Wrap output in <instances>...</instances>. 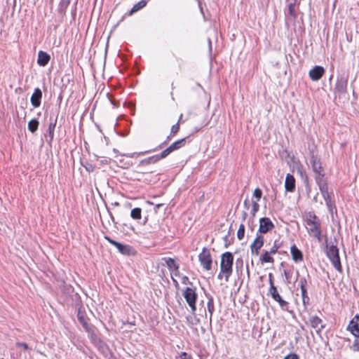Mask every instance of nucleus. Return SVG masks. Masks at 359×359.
I'll return each instance as SVG.
<instances>
[{
    "label": "nucleus",
    "mask_w": 359,
    "mask_h": 359,
    "mask_svg": "<svg viewBox=\"0 0 359 359\" xmlns=\"http://www.w3.org/2000/svg\"><path fill=\"white\" fill-rule=\"evenodd\" d=\"M39 125V121L36 118H33L28 123V130L31 133H34L38 130Z\"/></svg>",
    "instance_id": "25"
},
{
    "label": "nucleus",
    "mask_w": 359,
    "mask_h": 359,
    "mask_svg": "<svg viewBox=\"0 0 359 359\" xmlns=\"http://www.w3.org/2000/svg\"><path fill=\"white\" fill-rule=\"evenodd\" d=\"M267 250H264L262 255L259 257V261L262 264L263 263H271L274 262V259L271 256Z\"/></svg>",
    "instance_id": "22"
},
{
    "label": "nucleus",
    "mask_w": 359,
    "mask_h": 359,
    "mask_svg": "<svg viewBox=\"0 0 359 359\" xmlns=\"http://www.w3.org/2000/svg\"><path fill=\"white\" fill-rule=\"evenodd\" d=\"M307 283L306 279L304 277H301L299 280V285L300 286L301 290H306V285Z\"/></svg>",
    "instance_id": "42"
},
{
    "label": "nucleus",
    "mask_w": 359,
    "mask_h": 359,
    "mask_svg": "<svg viewBox=\"0 0 359 359\" xmlns=\"http://www.w3.org/2000/svg\"><path fill=\"white\" fill-rule=\"evenodd\" d=\"M57 123V118L53 121H50L48 126V135L50 137V142H52L54 137V130Z\"/></svg>",
    "instance_id": "26"
},
{
    "label": "nucleus",
    "mask_w": 359,
    "mask_h": 359,
    "mask_svg": "<svg viewBox=\"0 0 359 359\" xmlns=\"http://www.w3.org/2000/svg\"><path fill=\"white\" fill-rule=\"evenodd\" d=\"M172 151L168 147L167 149L163 150L161 154H156V156L158 157V161L165 158L167 157L170 154H171Z\"/></svg>",
    "instance_id": "31"
},
{
    "label": "nucleus",
    "mask_w": 359,
    "mask_h": 359,
    "mask_svg": "<svg viewBox=\"0 0 359 359\" xmlns=\"http://www.w3.org/2000/svg\"><path fill=\"white\" fill-rule=\"evenodd\" d=\"M172 151L168 147L167 149L163 150L161 154H156V156L158 157V161L165 158L167 157L170 154H171Z\"/></svg>",
    "instance_id": "32"
},
{
    "label": "nucleus",
    "mask_w": 359,
    "mask_h": 359,
    "mask_svg": "<svg viewBox=\"0 0 359 359\" xmlns=\"http://www.w3.org/2000/svg\"><path fill=\"white\" fill-rule=\"evenodd\" d=\"M244 206L246 209H248L249 207H250V203H249V201L248 199L245 200L244 201Z\"/></svg>",
    "instance_id": "50"
},
{
    "label": "nucleus",
    "mask_w": 359,
    "mask_h": 359,
    "mask_svg": "<svg viewBox=\"0 0 359 359\" xmlns=\"http://www.w3.org/2000/svg\"><path fill=\"white\" fill-rule=\"evenodd\" d=\"M264 243V238L263 236L257 233L256 237L253 243L250 245V250L252 255L258 256L259 255V250L263 247Z\"/></svg>",
    "instance_id": "8"
},
{
    "label": "nucleus",
    "mask_w": 359,
    "mask_h": 359,
    "mask_svg": "<svg viewBox=\"0 0 359 359\" xmlns=\"http://www.w3.org/2000/svg\"><path fill=\"white\" fill-rule=\"evenodd\" d=\"M130 217L134 219H140L142 217V209L140 208H135L130 212Z\"/></svg>",
    "instance_id": "28"
},
{
    "label": "nucleus",
    "mask_w": 359,
    "mask_h": 359,
    "mask_svg": "<svg viewBox=\"0 0 359 359\" xmlns=\"http://www.w3.org/2000/svg\"><path fill=\"white\" fill-rule=\"evenodd\" d=\"M247 216H248L247 212H243V221L246 219Z\"/></svg>",
    "instance_id": "53"
},
{
    "label": "nucleus",
    "mask_w": 359,
    "mask_h": 359,
    "mask_svg": "<svg viewBox=\"0 0 359 359\" xmlns=\"http://www.w3.org/2000/svg\"><path fill=\"white\" fill-rule=\"evenodd\" d=\"M208 301L207 303V309H208V312L209 313V320H210V322L211 323L212 315H213V313L215 311L214 299H213V297L210 295L208 296Z\"/></svg>",
    "instance_id": "19"
},
{
    "label": "nucleus",
    "mask_w": 359,
    "mask_h": 359,
    "mask_svg": "<svg viewBox=\"0 0 359 359\" xmlns=\"http://www.w3.org/2000/svg\"><path fill=\"white\" fill-rule=\"evenodd\" d=\"M116 245H117L116 248L121 254L124 255H130L131 254L133 248L130 245H124L120 243Z\"/></svg>",
    "instance_id": "20"
},
{
    "label": "nucleus",
    "mask_w": 359,
    "mask_h": 359,
    "mask_svg": "<svg viewBox=\"0 0 359 359\" xmlns=\"http://www.w3.org/2000/svg\"><path fill=\"white\" fill-rule=\"evenodd\" d=\"M245 236V226L243 224H240L237 231V238L239 240H242Z\"/></svg>",
    "instance_id": "35"
},
{
    "label": "nucleus",
    "mask_w": 359,
    "mask_h": 359,
    "mask_svg": "<svg viewBox=\"0 0 359 359\" xmlns=\"http://www.w3.org/2000/svg\"><path fill=\"white\" fill-rule=\"evenodd\" d=\"M310 163L315 174L323 172L320 158L313 152L311 153Z\"/></svg>",
    "instance_id": "11"
},
{
    "label": "nucleus",
    "mask_w": 359,
    "mask_h": 359,
    "mask_svg": "<svg viewBox=\"0 0 359 359\" xmlns=\"http://www.w3.org/2000/svg\"><path fill=\"white\" fill-rule=\"evenodd\" d=\"M274 228V224L269 217H262L259 219L258 233H266Z\"/></svg>",
    "instance_id": "7"
},
{
    "label": "nucleus",
    "mask_w": 359,
    "mask_h": 359,
    "mask_svg": "<svg viewBox=\"0 0 359 359\" xmlns=\"http://www.w3.org/2000/svg\"><path fill=\"white\" fill-rule=\"evenodd\" d=\"M186 144V138H182L181 140H177L172 144H171L169 147L172 150V151H174L175 150H177L182 147H183Z\"/></svg>",
    "instance_id": "23"
},
{
    "label": "nucleus",
    "mask_w": 359,
    "mask_h": 359,
    "mask_svg": "<svg viewBox=\"0 0 359 359\" xmlns=\"http://www.w3.org/2000/svg\"><path fill=\"white\" fill-rule=\"evenodd\" d=\"M290 252L294 262H299L303 260V254L295 245L291 246Z\"/></svg>",
    "instance_id": "16"
},
{
    "label": "nucleus",
    "mask_w": 359,
    "mask_h": 359,
    "mask_svg": "<svg viewBox=\"0 0 359 359\" xmlns=\"http://www.w3.org/2000/svg\"><path fill=\"white\" fill-rule=\"evenodd\" d=\"M306 230L309 234L321 241V222L313 212H309L306 218Z\"/></svg>",
    "instance_id": "1"
},
{
    "label": "nucleus",
    "mask_w": 359,
    "mask_h": 359,
    "mask_svg": "<svg viewBox=\"0 0 359 359\" xmlns=\"http://www.w3.org/2000/svg\"><path fill=\"white\" fill-rule=\"evenodd\" d=\"M269 278L270 287L275 286L274 284H273V277H272V274L271 273H269Z\"/></svg>",
    "instance_id": "49"
},
{
    "label": "nucleus",
    "mask_w": 359,
    "mask_h": 359,
    "mask_svg": "<svg viewBox=\"0 0 359 359\" xmlns=\"http://www.w3.org/2000/svg\"><path fill=\"white\" fill-rule=\"evenodd\" d=\"M348 76H338L334 86V93L335 98L346 97L347 95Z\"/></svg>",
    "instance_id": "3"
},
{
    "label": "nucleus",
    "mask_w": 359,
    "mask_h": 359,
    "mask_svg": "<svg viewBox=\"0 0 359 359\" xmlns=\"http://www.w3.org/2000/svg\"><path fill=\"white\" fill-rule=\"evenodd\" d=\"M15 345L18 347L23 348V349L25 350V351L29 348V346H28L27 344L24 343V342H19V341H18V342H16Z\"/></svg>",
    "instance_id": "45"
},
{
    "label": "nucleus",
    "mask_w": 359,
    "mask_h": 359,
    "mask_svg": "<svg viewBox=\"0 0 359 359\" xmlns=\"http://www.w3.org/2000/svg\"><path fill=\"white\" fill-rule=\"evenodd\" d=\"M172 280H173L174 283H175L176 285L177 284V281L175 279H174L173 278H172Z\"/></svg>",
    "instance_id": "56"
},
{
    "label": "nucleus",
    "mask_w": 359,
    "mask_h": 359,
    "mask_svg": "<svg viewBox=\"0 0 359 359\" xmlns=\"http://www.w3.org/2000/svg\"><path fill=\"white\" fill-rule=\"evenodd\" d=\"M70 1L71 0H61L58 7L59 13H60L61 14L65 13L67 7L69 5Z\"/></svg>",
    "instance_id": "27"
},
{
    "label": "nucleus",
    "mask_w": 359,
    "mask_h": 359,
    "mask_svg": "<svg viewBox=\"0 0 359 359\" xmlns=\"http://www.w3.org/2000/svg\"><path fill=\"white\" fill-rule=\"evenodd\" d=\"M311 326L316 330V332L320 334V332L325 327L323 320L317 316H312L309 318Z\"/></svg>",
    "instance_id": "10"
},
{
    "label": "nucleus",
    "mask_w": 359,
    "mask_h": 359,
    "mask_svg": "<svg viewBox=\"0 0 359 359\" xmlns=\"http://www.w3.org/2000/svg\"><path fill=\"white\" fill-rule=\"evenodd\" d=\"M163 260L165 262V264L169 269V270H175L176 272H178L179 270V264L175 263L174 259L170 257H163Z\"/></svg>",
    "instance_id": "18"
},
{
    "label": "nucleus",
    "mask_w": 359,
    "mask_h": 359,
    "mask_svg": "<svg viewBox=\"0 0 359 359\" xmlns=\"http://www.w3.org/2000/svg\"><path fill=\"white\" fill-rule=\"evenodd\" d=\"M285 188L287 191L293 192L295 189V179L291 174H287L285 177Z\"/></svg>",
    "instance_id": "15"
},
{
    "label": "nucleus",
    "mask_w": 359,
    "mask_h": 359,
    "mask_svg": "<svg viewBox=\"0 0 359 359\" xmlns=\"http://www.w3.org/2000/svg\"><path fill=\"white\" fill-rule=\"evenodd\" d=\"M321 194H322V196L324 198L325 201V203H326V205L328 206V207H330L331 205V198H330V196L329 194V192H328V189L327 187L325 188V189H322V190H320Z\"/></svg>",
    "instance_id": "29"
},
{
    "label": "nucleus",
    "mask_w": 359,
    "mask_h": 359,
    "mask_svg": "<svg viewBox=\"0 0 359 359\" xmlns=\"http://www.w3.org/2000/svg\"><path fill=\"white\" fill-rule=\"evenodd\" d=\"M284 275L287 279H289V273L287 271H284Z\"/></svg>",
    "instance_id": "54"
},
{
    "label": "nucleus",
    "mask_w": 359,
    "mask_h": 359,
    "mask_svg": "<svg viewBox=\"0 0 359 359\" xmlns=\"http://www.w3.org/2000/svg\"><path fill=\"white\" fill-rule=\"evenodd\" d=\"M184 280H183V283H184L186 280H188V278L187 276H184L183 278Z\"/></svg>",
    "instance_id": "55"
},
{
    "label": "nucleus",
    "mask_w": 359,
    "mask_h": 359,
    "mask_svg": "<svg viewBox=\"0 0 359 359\" xmlns=\"http://www.w3.org/2000/svg\"><path fill=\"white\" fill-rule=\"evenodd\" d=\"M145 153H147V151H145V152H140V153H136V152H134V153H130V154H123V156H126L127 157H130V158H134V157H137L140 155H142Z\"/></svg>",
    "instance_id": "43"
},
{
    "label": "nucleus",
    "mask_w": 359,
    "mask_h": 359,
    "mask_svg": "<svg viewBox=\"0 0 359 359\" xmlns=\"http://www.w3.org/2000/svg\"><path fill=\"white\" fill-rule=\"evenodd\" d=\"M183 296L190 307L191 312L194 313L196 311V302L197 300V293L196 292V288L186 287L183 292Z\"/></svg>",
    "instance_id": "5"
},
{
    "label": "nucleus",
    "mask_w": 359,
    "mask_h": 359,
    "mask_svg": "<svg viewBox=\"0 0 359 359\" xmlns=\"http://www.w3.org/2000/svg\"><path fill=\"white\" fill-rule=\"evenodd\" d=\"M295 1L296 0H294V2H290L289 4H288V11H289V14L292 16H295V10H294V7H295Z\"/></svg>",
    "instance_id": "39"
},
{
    "label": "nucleus",
    "mask_w": 359,
    "mask_h": 359,
    "mask_svg": "<svg viewBox=\"0 0 359 359\" xmlns=\"http://www.w3.org/2000/svg\"><path fill=\"white\" fill-rule=\"evenodd\" d=\"M301 292H302L303 304L304 305L309 304V297H308L306 289L301 290Z\"/></svg>",
    "instance_id": "38"
},
{
    "label": "nucleus",
    "mask_w": 359,
    "mask_h": 359,
    "mask_svg": "<svg viewBox=\"0 0 359 359\" xmlns=\"http://www.w3.org/2000/svg\"><path fill=\"white\" fill-rule=\"evenodd\" d=\"M77 318H78L79 322L82 324V325L85 328V330H86L87 331H89L90 330L89 324H88V323L87 322V320L85 318L84 313L82 312L81 311V309L78 310Z\"/></svg>",
    "instance_id": "21"
},
{
    "label": "nucleus",
    "mask_w": 359,
    "mask_h": 359,
    "mask_svg": "<svg viewBox=\"0 0 359 359\" xmlns=\"http://www.w3.org/2000/svg\"><path fill=\"white\" fill-rule=\"evenodd\" d=\"M105 239L109 241V243H110L111 244H112L113 245H114L115 247H116V244L118 243V242L117 241H115L114 240H112L111 238H110L108 236H106L105 237Z\"/></svg>",
    "instance_id": "48"
},
{
    "label": "nucleus",
    "mask_w": 359,
    "mask_h": 359,
    "mask_svg": "<svg viewBox=\"0 0 359 359\" xmlns=\"http://www.w3.org/2000/svg\"><path fill=\"white\" fill-rule=\"evenodd\" d=\"M315 175H316L315 180H316L317 184L318 185L319 189L322 190L323 189H325V188H327V184L325 179L324 172H321L316 173Z\"/></svg>",
    "instance_id": "17"
},
{
    "label": "nucleus",
    "mask_w": 359,
    "mask_h": 359,
    "mask_svg": "<svg viewBox=\"0 0 359 359\" xmlns=\"http://www.w3.org/2000/svg\"><path fill=\"white\" fill-rule=\"evenodd\" d=\"M284 359H299V357L295 353H290L284 358Z\"/></svg>",
    "instance_id": "47"
},
{
    "label": "nucleus",
    "mask_w": 359,
    "mask_h": 359,
    "mask_svg": "<svg viewBox=\"0 0 359 359\" xmlns=\"http://www.w3.org/2000/svg\"><path fill=\"white\" fill-rule=\"evenodd\" d=\"M324 73V68L321 66L316 65L309 71V76L312 81H316L321 79Z\"/></svg>",
    "instance_id": "9"
},
{
    "label": "nucleus",
    "mask_w": 359,
    "mask_h": 359,
    "mask_svg": "<svg viewBox=\"0 0 359 359\" xmlns=\"http://www.w3.org/2000/svg\"><path fill=\"white\" fill-rule=\"evenodd\" d=\"M41 97H42L41 90L39 88H35L33 94L31 96V99H30L32 105L34 108L39 107L41 105Z\"/></svg>",
    "instance_id": "13"
},
{
    "label": "nucleus",
    "mask_w": 359,
    "mask_h": 359,
    "mask_svg": "<svg viewBox=\"0 0 359 359\" xmlns=\"http://www.w3.org/2000/svg\"><path fill=\"white\" fill-rule=\"evenodd\" d=\"M145 5H146V2H144V1H142L138 2L133 7L130 13L137 11L138 10H140V9L142 8L144 6H145Z\"/></svg>",
    "instance_id": "37"
},
{
    "label": "nucleus",
    "mask_w": 359,
    "mask_h": 359,
    "mask_svg": "<svg viewBox=\"0 0 359 359\" xmlns=\"http://www.w3.org/2000/svg\"><path fill=\"white\" fill-rule=\"evenodd\" d=\"M269 293L273 299H276L277 297L280 296L276 286L269 287Z\"/></svg>",
    "instance_id": "33"
},
{
    "label": "nucleus",
    "mask_w": 359,
    "mask_h": 359,
    "mask_svg": "<svg viewBox=\"0 0 359 359\" xmlns=\"http://www.w3.org/2000/svg\"><path fill=\"white\" fill-rule=\"evenodd\" d=\"M198 259L203 267L206 271H210L212 268V259L210 250L203 248L202 252L198 255Z\"/></svg>",
    "instance_id": "6"
},
{
    "label": "nucleus",
    "mask_w": 359,
    "mask_h": 359,
    "mask_svg": "<svg viewBox=\"0 0 359 359\" xmlns=\"http://www.w3.org/2000/svg\"><path fill=\"white\" fill-rule=\"evenodd\" d=\"M262 196V191L259 188H256L253 192V196L257 198V201H259Z\"/></svg>",
    "instance_id": "41"
},
{
    "label": "nucleus",
    "mask_w": 359,
    "mask_h": 359,
    "mask_svg": "<svg viewBox=\"0 0 359 359\" xmlns=\"http://www.w3.org/2000/svg\"><path fill=\"white\" fill-rule=\"evenodd\" d=\"M348 330L355 337H359V316L356 315L348 325Z\"/></svg>",
    "instance_id": "12"
},
{
    "label": "nucleus",
    "mask_w": 359,
    "mask_h": 359,
    "mask_svg": "<svg viewBox=\"0 0 359 359\" xmlns=\"http://www.w3.org/2000/svg\"><path fill=\"white\" fill-rule=\"evenodd\" d=\"M233 263V256L231 252H226L222 255L221 262H220V269H221V272L223 273L224 275L226 282L229 281V277L232 274Z\"/></svg>",
    "instance_id": "2"
},
{
    "label": "nucleus",
    "mask_w": 359,
    "mask_h": 359,
    "mask_svg": "<svg viewBox=\"0 0 359 359\" xmlns=\"http://www.w3.org/2000/svg\"><path fill=\"white\" fill-rule=\"evenodd\" d=\"M259 209V205L258 204L257 201H252V207L250 210V213L253 217L255 216V215L258 212Z\"/></svg>",
    "instance_id": "36"
},
{
    "label": "nucleus",
    "mask_w": 359,
    "mask_h": 359,
    "mask_svg": "<svg viewBox=\"0 0 359 359\" xmlns=\"http://www.w3.org/2000/svg\"><path fill=\"white\" fill-rule=\"evenodd\" d=\"M327 256L331 261L334 267L337 271L341 270V265L340 262L339 255V250L337 247L334 245H331L330 246L327 245Z\"/></svg>",
    "instance_id": "4"
},
{
    "label": "nucleus",
    "mask_w": 359,
    "mask_h": 359,
    "mask_svg": "<svg viewBox=\"0 0 359 359\" xmlns=\"http://www.w3.org/2000/svg\"><path fill=\"white\" fill-rule=\"evenodd\" d=\"M176 359H190V357L187 355V353L182 352L176 357Z\"/></svg>",
    "instance_id": "46"
},
{
    "label": "nucleus",
    "mask_w": 359,
    "mask_h": 359,
    "mask_svg": "<svg viewBox=\"0 0 359 359\" xmlns=\"http://www.w3.org/2000/svg\"><path fill=\"white\" fill-rule=\"evenodd\" d=\"M180 130V124L177 122L176 124L173 125L171 128L170 135L167 137V141L170 140L171 136L175 135L178 131Z\"/></svg>",
    "instance_id": "34"
},
{
    "label": "nucleus",
    "mask_w": 359,
    "mask_h": 359,
    "mask_svg": "<svg viewBox=\"0 0 359 359\" xmlns=\"http://www.w3.org/2000/svg\"><path fill=\"white\" fill-rule=\"evenodd\" d=\"M223 276H224V273L220 271L217 276V278L219 280H222L223 278Z\"/></svg>",
    "instance_id": "51"
},
{
    "label": "nucleus",
    "mask_w": 359,
    "mask_h": 359,
    "mask_svg": "<svg viewBox=\"0 0 359 359\" xmlns=\"http://www.w3.org/2000/svg\"><path fill=\"white\" fill-rule=\"evenodd\" d=\"M182 116H183V115H182V114H181V115H180V118H179V119H178L179 124H180V123H184V121L182 119Z\"/></svg>",
    "instance_id": "52"
},
{
    "label": "nucleus",
    "mask_w": 359,
    "mask_h": 359,
    "mask_svg": "<svg viewBox=\"0 0 359 359\" xmlns=\"http://www.w3.org/2000/svg\"><path fill=\"white\" fill-rule=\"evenodd\" d=\"M158 161V157H156V155H154L140 161L139 162L138 166L140 167L142 165L154 164L157 163Z\"/></svg>",
    "instance_id": "24"
},
{
    "label": "nucleus",
    "mask_w": 359,
    "mask_h": 359,
    "mask_svg": "<svg viewBox=\"0 0 359 359\" xmlns=\"http://www.w3.org/2000/svg\"><path fill=\"white\" fill-rule=\"evenodd\" d=\"M50 59V56L43 50L38 53L37 64L41 67H45L48 65Z\"/></svg>",
    "instance_id": "14"
},
{
    "label": "nucleus",
    "mask_w": 359,
    "mask_h": 359,
    "mask_svg": "<svg viewBox=\"0 0 359 359\" xmlns=\"http://www.w3.org/2000/svg\"><path fill=\"white\" fill-rule=\"evenodd\" d=\"M356 337L350 348L353 351H359V339Z\"/></svg>",
    "instance_id": "40"
},
{
    "label": "nucleus",
    "mask_w": 359,
    "mask_h": 359,
    "mask_svg": "<svg viewBox=\"0 0 359 359\" xmlns=\"http://www.w3.org/2000/svg\"><path fill=\"white\" fill-rule=\"evenodd\" d=\"M274 301L278 302L280 308L283 310H284V311H287L288 310L289 303L285 301L284 299H283L281 296H279L278 297H277V299H274Z\"/></svg>",
    "instance_id": "30"
},
{
    "label": "nucleus",
    "mask_w": 359,
    "mask_h": 359,
    "mask_svg": "<svg viewBox=\"0 0 359 359\" xmlns=\"http://www.w3.org/2000/svg\"><path fill=\"white\" fill-rule=\"evenodd\" d=\"M279 246L275 243L273 247L269 250V253L271 255H275L278 250Z\"/></svg>",
    "instance_id": "44"
}]
</instances>
